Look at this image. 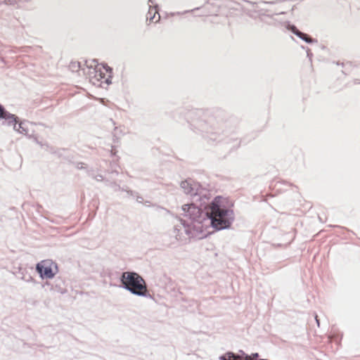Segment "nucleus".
Here are the masks:
<instances>
[{
  "label": "nucleus",
  "mask_w": 360,
  "mask_h": 360,
  "mask_svg": "<svg viewBox=\"0 0 360 360\" xmlns=\"http://www.w3.org/2000/svg\"><path fill=\"white\" fill-rule=\"evenodd\" d=\"M291 30L295 34H296L297 36H298L300 38L302 39L305 41L309 42V43L312 41L311 39L307 34L300 32L295 26H292L291 27Z\"/></svg>",
  "instance_id": "6e6552de"
},
{
  "label": "nucleus",
  "mask_w": 360,
  "mask_h": 360,
  "mask_svg": "<svg viewBox=\"0 0 360 360\" xmlns=\"http://www.w3.org/2000/svg\"><path fill=\"white\" fill-rule=\"evenodd\" d=\"M253 356L256 358V357H257V356H258V354H254V355H253Z\"/></svg>",
  "instance_id": "f8f14e48"
},
{
  "label": "nucleus",
  "mask_w": 360,
  "mask_h": 360,
  "mask_svg": "<svg viewBox=\"0 0 360 360\" xmlns=\"http://www.w3.org/2000/svg\"><path fill=\"white\" fill-rule=\"evenodd\" d=\"M188 186V183L186 181H182L181 184V186L183 188H186Z\"/></svg>",
  "instance_id": "9d476101"
},
{
  "label": "nucleus",
  "mask_w": 360,
  "mask_h": 360,
  "mask_svg": "<svg viewBox=\"0 0 360 360\" xmlns=\"http://www.w3.org/2000/svg\"><path fill=\"white\" fill-rule=\"evenodd\" d=\"M207 214L212 226L219 230L229 227L233 218V211L224 207L219 198H215L208 206Z\"/></svg>",
  "instance_id": "f257e3e1"
},
{
  "label": "nucleus",
  "mask_w": 360,
  "mask_h": 360,
  "mask_svg": "<svg viewBox=\"0 0 360 360\" xmlns=\"http://www.w3.org/2000/svg\"><path fill=\"white\" fill-rule=\"evenodd\" d=\"M253 359L250 356H246L245 357L238 355H235L233 353H228L224 358V360H252Z\"/></svg>",
  "instance_id": "0eeeda50"
},
{
  "label": "nucleus",
  "mask_w": 360,
  "mask_h": 360,
  "mask_svg": "<svg viewBox=\"0 0 360 360\" xmlns=\"http://www.w3.org/2000/svg\"><path fill=\"white\" fill-rule=\"evenodd\" d=\"M111 69L103 64H98L90 72V82L96 86H101L103 84L110 82Z\"/></svg>",
  "instance_id": "7ed1b4c3"
},
{
  "label": "nucleus",
  "mask_w": 360,
  "mask_h": 360,
  "mask_svg": "<svg viewBox=\"0 0 360 360\" xmlns=\"http://www.w3.org/2000/svg\"><path fill=\"white\" fill-rule=\"evenodd\" d=\"M37 271L41 278H51L57 272V266L51 260H43L37 265Z\"/></svg>",
  "instance_id": "20e7f679"
},
{
  "label": "nucleus",
  "mask_w": 360,
  "mask_h": 360,
  "mask_svg": "<svg viewBox=\"0 0 360 360\" xmlns=\"http://www.w3.org/2000/svg\"><path fill=\"white\" fill-rule=\"evenodd\" d=\"M125 288L133 294L145 296L147 293V286L144 279L135 272H124L121 278Z\"/></svg>",
  "instance_id": "f03ea898"
},
{
  "label": "nucleus",
  "mask_w": 360,
  "mask_h": 360,
  "mask_svg": "<svg viewBox=\"0 0 360 360\" xmlns=\"http://www.w3.org/2000/svg\"><path fill=\"white\" fill-rule=\"evenodd\" d=\"M185 217L195 219L200 215V209L194 204H186L182 206Z\"/></svg>",
  "instance_id": "39448f33"
},
{
  "label": "nucleus",
  "mask_w": 360,
  "mask_h": 360,
  "mask_svg": "<svg viewBox=\"0 0 360 360\" xmlns=\"http://www.w3.org/2000/svg\"><path fill=\"white\" fill-rule=\"evenodd\" d=\"M4 108L0 105V117H4Z\"/></svg>",
  "instance_id": "9b49d317"
},
{
  "label": "nucleus",
  "mask_w": 360,
  "mask_h": 360,
  "mask_svg": "<svg viewBox=\"0 0 360 360\" xmlns=\"http://www.w3.org/2000/svg\"><path fill=\"white\" fill-rule=\"evenodd\" d=\"M160 19V15L155 8H150L147 15V20L150 22H158Z\"/></svg>",
  "instance_id": "423d86ee"
},
{
  "label": "nucleus",
  "mask_w": 360,
  "mask_h": 360,
  "mask_svg": "<svg viewBox=\"0 0 360 360\" xmlns=\"http://www.w3.org/2000/svg\"><path fill=\"white\" fill-rule=\"evenodd\" d=\"M69 67L72 70V71H78L80 68V64L79 62L72 61L70 63Z\"/></svg>",
  "instance_id": "1a4fd4ad"
}]
</instances>
